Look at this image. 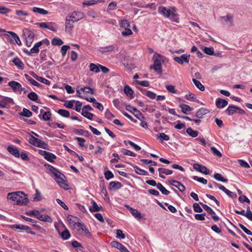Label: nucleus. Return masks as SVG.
<instances>
[{"mask_svg": "<svg viewBox=\"0 0 252 252\" xmlns=\"http://www.w3.org/2000/svg\"><path fill=\"white\" fill-rule=\"evenodd\" d=\"M45 166L46 167L48 170L54 175V179L58 185L62 188L67 189L68 185L65 182V176L57 169L49 164H45Z\"/></svg>", "mask_w": 252, "mask_h": 252, "instance_id": "f257e3e1", "label": "nucleus"}, {"mask_svg": "<svg viewBox=\"0 0 252 252\" xmlns=\"http://www.w3.org/2000/svg\"><path fill=\"white\" fill-rule=\"evenodd\" d=\"M32 134H30V138L29 139V142L37 147L41 148L44 149H47V147L48 146V144L44 142V141L38 139L37 137H39V135L33 132H31Z\"/></svg>", "mask_w": 252, "mask_h": 252, "instance_id": "f03ea898", "label": "nucleus"}, {"mask_svg": "<svg viewBox=\"0 0 252 252\" xmlns=\"http://www.w3.org/2000/svg\"><path fill=\"white\" fill-rule=\"evenodd\" d=\"M23 36L25 38L26 44L28 47L31 46L34 37V33L28 29L23 30Z\"/></svg>", "mask_w": 252, "mask_h": 252, "instance_id": "7ed1b4c3", "label": "nucleus"}, {"mask_svg": "<svg viewBox=\"0 0 252 252\" xmlns=\"http://www.w3.org/2000/svg\"><path fill=\"white\" fill-rule=\"evenodd\" d=\"M10 227L13 229H16L20 230V231H25L27 233H30L32 235H34L35 233L32 231H31V228L27 225H24L23 224H13L10 225Z\"/></svg>", "mask_w": 252, "mask_h": 252, "instance_id": "20e7f679", "label": "nucleus"}, {"mask_svg": "<svg viewBox=\"0 0 252 252\" xmlns=\"http://www.w3.org/2000/svg\"><path fill=\"white\" fill-rule=\"evenodd\" d=\"M126 110L132 112L135 117H136L140 121H142L144 119V117L143 114L138 110L135 107L131 106L130 105H127L126 107Z\"/></svg>", "mask_w": 252, "mask_h": 252, "instance_id": "39448f33", "label": "nucleus"}, {"mask_svg": "<svg viewBox=\"0 0 252 252\" xmlns=\"http://www.w3.org/2000/svg\"><path fill=\"white\" fill-rule=\"evenodd\" d=\"M69 19H71V22L74 23L83 19L84 17L83 13L81 12H73L70 16H67Z\"/></svg>", "mask_w": 252, "mask_h": 252, "instance_id": "423d86ee", "label": "nucleus"}, {"mask_svg": "<svg viewBox=\"0 0 252 252\" xmlns=\"http://www.w3.org/2000/svg\"><path fill=\"white\" fill-rule=\"evenodd\" d=\"M193 168L195 170L204 174L208 175L209 174V169L204 165L199 164L198 163H194L193 165Z\"/></svg>", "mask_w": 252, "mask_h": 252, "instance_id": "0eeeda50", "label": "nucleus"}, {"mask_svg": "<svg viewBox=\"0 0 252 252\" xmlns=\"http://www.w3.org/2000/svg\"><path fill=\"white\" fill-rule=\"evenodd\" d=\"M190 55L183 54L180 57H176L174 58V60L180 64H183L184 62L188 63L189 62Z\"/></svg>", "mask_w": 252, "mask_h": 252, "instance_id": "6e6552de", "label": "nucleus"}, {"mask_svg": "<svg viewBox=\"0 0 252 252\" xmlns=\"http://www.w3.org/2000/svg\"><path fill=\"white\" fill-rule=\"evenodd\" d=\"M29 202L27 195L23 192V195L18 194L16 204L19 205H26Z\"/></svg>", "mask_w": 252, "mask_h": 252, "instance_id": "1a4fd4ad", "label": "nucleus"}, {"mask_svg": "<svg viewBox=\"0 0 252 252\" xmlns=\"http://www.w3.org/2000/svg\"><path fill=\"white\" fill-rule=\"evenodd\" d=\"M170 185L177 188L180 191L183 192L185 190V187L180 182L174 180H170L168 181Z\"/></svg>", "mask_w": 252, "mask_h": 252, "instance_id": "9d476101", "label": "nucleus"}, {"mask_svg": "<svg viewBox=\"0 0 252 252\" xmlns=\"http://www.w3.org/2000/svg\"><path fill=\"white\" fill-rule=\"evenodd\" d=\"M125 207L130 212V213L137 219H140L142 218L141 213L137 209L131 207L129 205L126 204Z\"/></svg>", "mask_w": 252, "mask_h": 252, "instance_id": "9b49d317", "label": "nucleus"}, {"mask_svg": "<svg viewBox=\"0 0 252 252\" xmlns=\"http://www.w3.org/2000/svg\"><path fill=\"white\" fill-rule=\"evenodd\" d=\"M171 10L172 7H171L170 9H167L165 7L163 6H159L158 8V13L162 14L166 18H169Z\"/></svg>", "mask_w": 252, "mask_h": 252, "instance_id": "f8f14e48", "label": "nucleus"}, {"mask_svg": "<svg viewBox=\"0 0 252 252\" xmlns=\"http://www.w3.org/2000/svg\"><path fill=\"white\" fill-rule=\"evenodd\" d=\"M7 151L16 158L20 157V152L18 149L14 146H9L7 148Z\"/></svg>", "mask_w": 252, "mask_h": 252, "instance_id": "ddd939ff", "label": "nucleus"}, {"mask_svg": "<svg viewBox=\"0 0 252 252\" xmlns=\"http://www.w3.org/2000/svg\"><path fill=\"white\" fill-rule=\"evenodd\" d=\"M170 20L173 22L179 23V18L178 17V14L176 11V8L174 7H172V10L170 12V16L169 18Z\"/></svg>", "mask_w": 252, "mask_h": 252, "instance_id": "4468645a", "label": "nucleus"}, {"mask_svg": "<svg viewBox=\"0 0 252 252\" xmlns=\"http://www.w3.org/2000/svg\"><path fill=\"white\" fill-rule=\"evenodd\" d=\"M8 33L10 34L12 38L9 40V42L12 43H14V41L19 45H21L22 42L19 37V36L13 32H8Z\"/></svg>", "mask_w": 252, "mask_h": 252, "instance_id": "2eb2a0df", "label": "nucleus"}, {"mask_svg": "<svg viewBox=\"0 0 252 252\" xmlns=\"http://www.w3.org/2000/svg\"><path fill=\"white\" fill-rule=\"evenodd\" d=\"M122 184L119 182L112 181L109 183L108 189L110 190H117L121 188Z\"/></svg>", "mask_w": 252, "mask_h": 252, "instance_id": "dca6fc26", "label": "nucleus"}, {"mask_svg": "<svg viewBox=\"0 0 252 252\" xmlns=\"http://www.w3.org/2000/svg\"><path fill=\"white\" fill-rule=\"evenodd\" d=\"M227 104V101L224 99L218 98L216 101V105L219 108H222L226 106Z\"/></svg>", "mask_w": 252, "mask_h": 252, "instance_id": "f3484780", "label": "nucleus"}, {"mask_svg": "<svg viewBox=\"0 0 252 252\" xmlns=\"http://www.w3.org/2000/svg\"><path fill=\"white\" fill-rule=\"evenodd\" d=\"M18 194L23 195V192L22 191H18L8 193L7 195V198L16 202Z\"/></svg>", "mask_w": 252, "mask_h": 252, "instance_id": "a211bd4d", "label": "nucleus"}, {"mask_svg": "<svg viewBox=\"0 0 252 252\" xmlns=\"http://www.w3.org/2000/svg\"><path fill=\"white\" fill-rule=\"evenodd\" d=\"M8 86H10L14 92H16L20 90L21 85L15 81H11L8 83Z\"/></svg>", "mask_w": 252, "mask_h": 252, "instance_id": "6ab92c4d", "label": "nucleus"}, {"mask_svg": "<svg viewBox=\"0 0 252 252\" xmlns=\"http://www.w3.org/2000/svg\"><path fill=\"white\" fill-rule=\"evenodd\" d=\"M209 112L210 111L206 108H201L196 112L195 116L197 118L201 119L202 118L203 115L209 113Z\"/></svg>", "mask_w": 252, "mask_h": 252, "instance_id": "aec40b11", "label": "nucleus"}, {"mask_svg": "<svg viewBox=\"0 0 252 252\" xmlns=\"http://www.w3.org/2000/svg\"><path fill=\"white\" fill-rule=\"evenodd\" d=\"M237 109L238 107L234 105H230L227 108L225 112L228 115L230 116L237 113Z\"/></svg>", "mask_w": 252, "mask_h": 252, "instance_id": "412c9836", "label": "nucleus"}, {"mask_svg": "<svg viewBox=\"0 0 252 252\" xmlns=\"http://www.w3.org/2000/svg\"><path fill=\"white\" fill-rule=\"evenodd\" d=\"M37 219L42 221L49 222H52V219L48 215H40L39 213L38 214V217H37Z\"/></svg>", "mask_w": 252, "mask_h": 252, "instance_id": "4be33fe9", "label": "nucleus"}, {"mask_svg": "<svg viewBox=\"0 0 252 252\" xmlns=\"http://www.w3.org/2000/svg\"><path fill=\"white\" fill-rule=\"evenodd\" d=\"M12 62L18 68H19L20 69H23V68L24 67V64L19 58H14Z\"/></svg>", "mask_w": 252, "mask_h": 252, "instance_id": "5701e85b", "label": "nucleus"}, {"mask_svg": "<svg viewBox=\"0 0 252 252\" xmlns=\"http://www.w3.org/2000/svg\"><path fill=\"white\" fill-rule=\"evenodd\" d=\"M92 203L93 205L89 208V210L91 212H98L100 209H103L101 206L100 207H98L97 203L94 200L92 201Z\"/></svg>", "mask_w": 252, "mask_h": 252, "instance_id": "b1692460", "label": "nucleus"}, {"mask_svg": "<svg viewBox=\"0 0 252 252\" xmlns=\"http://www.w3.org/2000/svg\"><path fill=\"white\" fill-rule=\"evenodd\" d=\"M163 57L161 55L155 53L153 57L154 64H161L160 60H162Z\"/></svg>", "mask_w": 252, "mask_h": 252, "instance_id": "393cba45", "label": "nucleus"}, {"mask_svg": "<svg viewBox=\"0 0 252 252\" xmlns=\"http://www.w3.org/2000/svg\"><path fill=\"white\" fill-rule=\"evenodd\" d=\"M24 76L25 77L26 79L29 81L32 85L40 87L41 86V85L38 83L37 81L34 80L33 79H32L30 75L25 74Z\"/></svg>", "mask_w": 252, "mask_h": 252, "instance_id": "a878e982", "label": "nucleus"}, {"mask_svg": "<svg viewBox=\"0 0 252 252\" xmlns=\"http://www.w3.org/2000/svg\"><path fill=\"white\" fill-rule=\"evenodd\" d=\"M133 167L134 169L135 172L139 175L144 176H147L149 175L147 171L140 168L136 165H133Z\"/></svg>", "mask_w": 252, "mask_h": 252, "instance_id": "bb28decb", "label": "nucleus"}, {"mask_svg": "<svg viewBox=\"0 0 252 252\" xmlns=\"http://www.w3.org/2000/svg\"><path fill=\"white\" fill-rule=\"evenodd\" d=\"M75 133L84 136L89 137L90 136L89 132L87 130H84L82 129H75L73 130Z\"/></svg>", "mask_w": 252, "mask_h": 252, "instance_id": "cd10ccee", "label": "nucleus"}, {"mask_svg": "<svg viewBox=\"0 0 252 252\" xmlns=\"http://www.w3.org/2000/svg\"><path fill=\"white\" fill-rule=\"evenodd\" d=\"M43 41H39L34 44L33 47L31 49V52L38 53L39 52V47L43 44Z\"/></svg>", "mask_w": 252, "mask_h": 252, "instance_id": "c85d7f7f", "label": "nucleus"}, {"mask_svg": "<svg viewBox=\"0 0 252 252\" xmlns=\"http://www.w3.org/2000/svg\"><path fill=\"white\" fill-rule=\"evenodd\" d=\"M71 22V19H69L68 17H66L65 20V31L68 32H70L73 28V25L70 23Z\"/></svg>", "mask_w": 252, "mask_h": 252, "instance_id": "c756f323", "label": "nucleus"}, {"mask_svg": "<svg viewBox=\"0 0 252 252\" xmlns=\"http://www.w3.org/2000/svg\"><path fill=\"white\" fill-rule=\"evenodd\" d=\"M157 188L164 195H167L170 193V191L166 189L161 183H158Z\"/></svg>", "mask_w": 252, "mask_h": 252, "instance_id": "7c9ffc66", "label": "nucleus"}, {"mask_svg": "<svg viewBox=\"0 0 252 252\" xmlns=\"http://www.w3.org/2000/svg\"><path fill=\"white\" fill-rule=\"evenodd\" d=\"M179 107L184 114H187L188 112L190 111L192 109L189 105L184 104H180Z\"/></svg>", "mask_w": 252, "mask_h": 252, "instance_id": "2f4dec72", "label": "nucleus"}, {"mask_svg": "<svg viewBox=\"0 0 252 252\" xmlns=\"http://www.w3.org/2000/svg\"><path fill=\"white\" fill-rule=\"evenodd\" d=\"M124 92L127 96L129 95L130 97V98H133V91L130 88V87L129 86L126 85L125 86Z\"/></svg>", "mask_w": 252, "mask_h": 252, "instance_id": "473e14b6", "label": "nucleus"}, {"mask_svg": "<svg viewBox=\"0 0 252 252\" xmlns=\"http://www.w3.org/2000/svg\"><path fill=\"white\" fill-rule=\"evenodd\" d=\"M186 132L192 137H196L198 134V131L194 130L191 128L189 127L186 130Z\"/></svg>", "mask_w": 252, "mask_h": 252, "instance_id": "72a5a7b5", "label": "nucleus"}, {"mask_svg": "<svg viewBox=\"0 0 252 252\" xmlns=\"http://www.w3.org/2000/svg\"><path fill=\"white\" fill-rule=\"evenodd\" d=\"M192 82L195 85V86L201 91H204L205 90L204 86L197 80L193 78L192 79Z\"/></svg>", "mask_w": 252, "mask_h": 252, "instance_id": "f704fd0d", "label": "nucleus"}, {"mask_svg": "<svg viewBox=\"0 0 252 252\" xmlns=\"http://www.w3.org/2000/svg\"><path fill=\"white\" fill-rule=\"evenodd\" d=\"M81 114L84 117H86V118L90 120H92L94 116V114L93 113L88 112L87 110H84V109H82V110Z\"/></svg>", "mask_w": 252, "mask_h": 252, "instance_id": "c9c22d12", "label": "nucleus"}, {"mask_svg": "<svg viewBox=\"0 0 252 252\" xmlns=\"http://www.w3.org/2000/svg\"><path fill=\"white\" fill-rule=\"evenodd\" d=\"M201 206H202L203 208L209 214V215H214L215 214V212L213 210V209L210 207L209 206H208L206 204H204L202 203H199Z\"/></svg>", "mask_w": 252, "mask_h": 252, "instance_id": "e433bc0d", "label": "nucleus"}, {"mask_svg": "<svg viewBox=\"0 0 252 252\" xmlns=\"http://www.w3.org/2000/svg\"><path fill=\"white\" fill-rule=\"evenodd\" d=\"M114 46L110 45L106 47H100L99 49V51L103 53L106 52H112L114 50Z\"/></svg>", "mask_w": 252, "mask_h": 252, "instance_id": "4c0bfd02", "label": "nucleus"}, {"mask_svg": "<svg viewBox=\"0 0 252 252\" xmlns=\"http://www.w3.org/2000/svg\"><path fill=\"white\" fill-rule=\"evenodd\" d=\"M213 177L217 181H221L222 182H227L228 181L226 178H224L220 173L215 174L213 175Z\"/></svg>", "mask_w": 252, "mask_h": 252, "instance_id": "58836bf2", "label": "nucleus"}, {"mask_svg": "<svg viewBox=\"0 0 252 252\" xmlns=\"http://www.w3.org/2000/svg\"><path fill=\"white\" fill-rule=\"evenodd\" d=\"M45 159L50 162H53L54 159L56 158V156L54 154L47 152V155L44 157Z\"/></svg>", "mask_w": 252, "mask_h": 252, "instance_id": "ea45409f", "label": "nucleus"}, {"mask_svg": "<svg viewBox=\"0 0 252 252\" xmlns=\"http://www.w3.org/2000/svg\"><path fill=\"white\" fill-rule=\"evenodd\" d=\"M80 90L87 94H94V90L89 87H82L80 88Z\"/></svg>", "mask_w": 252, "mask_h": 252, "instance_id": "a19ab883", "label": "nucleus"}, {"mask_svg": "<svg viewBox=\"0 0 252 252\" xmlns=\"http://www.w3.org/2000/svg\"><path fill=\"white\" fill-rule=\"evenodd\" d=\"M151 69H153L155 70L156 72L158 73L161 74L162 72V67L161 64H153V65H151L150 67Z\"/></svg>", "mask_w": 252, "mask_h": 252, "instance_id": "79ce46f5", "label": "nucleus"}, {"mask_svg": "<svg viewBox=\"0 0 252 252\" xmlns=\"http://www.w3.org/2000/svg\"><path fill=\"white\" fill-rule=\"evenodd\" d=\"M32 11L34 12L38 13L42 15L47 14L48 11L41 8L34 7L32 8Z\"/></svg>", "mask_w": 252, "mask_h": 252, "instance_id": "37998d69", "label": "nucleus"}, {"mask_svg": "<svg viewBox=\"0 0 252 252\" xmlns=\"http://www.w3.org/2000/svg\"><path fill=\"white\" fill-rule=\"evenodd\" d=\"M58 113L62 117L68 118L69 117V112L66 110L60 109L58 110Z\"/></svg>", "mask_w": 252, "mask_h": 252, "instance_id": "c03bdc74", "label": "nucleus"}, {"mask_svg": "<svg viewBox=\"0 0 252 252\" xmlns=\"http://www.w3.org/2000/svg\"><path fill=\"white\" fill-rule=\"evenodd\" d=\"M61 236L63 240H67L70 237L69 231L66 228L61 233Z\"/></svg>", "mask_w": 252, "mask_h": 252, "instance_id": "a18cd8bd", "label": "nucleus"}, {"mask_svg": "<svg viewBox=\"0 0 252 252\" xmlns=\"http://www.w3.org/2000/svg\"><path fill=\"white\" fill-rule=\"evenodd\" d=\"M99 64H95L93 63H91L90 64V70L91 71L94 72L95 73L98 72L100 69Z\"/></svg>", "mask_w": 252, "mask_h": 252, "instance_id": "49530a36", "label": "nucleus"}, {"mask_svg": "<svg viewBox=\"0 0 252 252\" xmlns=\"http://www.w3.org/2000/svg\"><path fill=\"white\" fill-rule=\"evenodd\" d=\"M221 18L224 19L225 22H229V26L233 25V17L231 15H227L226 16H222Z\"/></svg>", "mask_w": 252, "mask_h": 252, "instance_id": "de8ad7c7", "label": "nucleus"}, {"mask_svg": "<svg viewBox=\"0 0 252 252\" xmlns=\"http://www.w3.org/2000/svg\"><path fill=\"white\" fill-rule=\"evenodd\" d=\"M29 99L32 101H36L38 99V95L34 92H31L28 94Z\"/></svg>", "mask_w": 252, "mask_h": 252, "instance_id": "09e8293b", "label": "nucleus"}, {"mask_svg": "<svg viewBox=\"0 0 252 252\" xmlns=\"http://www.w3.org/2000/svg\"><path fill=\"white\" fill-rule=\"evenodd\" d=\"M20 114L22 116L30 117L32 115V112L26 108H24Z\"/></svg>", "mask_w": 252, "mask_h": 252, "instance_id": "8fccbe9b", "label": "nucleus"}, {"mask_svg": "<svg viewBox=\"0 0 252 252\" xmlns=\"http://www.w3.org/2000/svg\"><path fill=\"white\" fill-rule=\"evenodd\" d=\"M158 171L159 173L164 174L166 175H171L173 173V171L169 169H167L163 168H159Z\"/></svg>", "mask_w": 252, "mask_h": 252, "instance_id": "3c124183", "label": "nucleus"}, {"mask_svg": "<svg viewBox=\"0 0 252 252\" xmlns=\"http://www.w3.org/2000/svg\"><path fill=\"white\" fill-rule=\"evenodd\" d=\"M52 45L60 46L63 43V40L60 38H54L51 42Z\"/></svg>", "mask_w": 252, "mask_h": 252, "instance_id": "603ef678", "label": "nucleus"}, {"mask_svg": "<svg viewBox=\"0 0 252 252\" xmlns=\"http://www.w3.org/2000/svg\"><path fill=\"white\" fill-rule=\"evenodd\" d=\"M143 91L145 92L144 94L150 98L151 99H155L156 97V94L154 93L151 92L150 91H148L146 90H143Z\"/></svg>", "mask_w": 252, "mask_h": 252, "instance_id": "864d4df0", "label": "nucleus"}, {"mask_svg": "<svg viewBox=\"0 0 252 252\" xmlns=\"http://www.w3.org/2000/svg\"><path fill=\"white\" fill-rule=\"evenodd\" d=\"M203 51L204 53L208 55H213L214 54V48L213 47H204Z\"/></svg>", "mask_w": 252, "mask_h": 252, "instance_id": "5fc2aeb1", "label": "nucleus"}, {"mask_svg": "<svg viewBox=\"0 0 252 252\" xmlns=\"http://www.w3.org/2000/svg\"><path fill=\"white\" fill-rule=\"evenodd\" d=\"M140 161L144 164L152 163L154 166H157L158 165V163L157 162L149 159H140Z\"/></svg>", "mask_w": 252, "mask_h": 252, "instance_id": "6e6d98bb", "label": "nucleus"}, {"mask_svg": "<svg viewBox=\"0 0 252 252\" xmlns=\"http://www.w3.org/2000/svg\"><path fill=\"white\" fill-rule=\"evenodd\" d=\"M193 179L195 180V181H197L203 184H204V185H206L207 184V180L205 179L204 178H202V177H199L197 176H194L193 177Z\"/></svg>", "mask_w": 252, "mask_h": 252, "instance_id": "4d7b16f0", "label": "nucleus"}, {"mask_svg": "<svg viewBox=\"0 0 252 252\" xmlns=\"http://www.w3.org/2000/svg\"><path fill=\"white\" fill-rule=\"evenodd\" d=\"M105 178L107 180H109L111 179H112L114 177V174L113 173L109 170H107L105 171L104 173Z\"/></svg>", "mask_w": 252, "mask_h": 252, "instance_id": "13d9d810", "label": "nucleus"}, {"mask_svg": "<svg viewBox=\"0 0 252 252\" xmlns=\"http://www.w3.org/2000/svg\"><path fill=\"white\" fill-rule=\"evenodd\" d=\"M51 113L50 111H47L43 113L42 115V119L44 121H48L51 119Z\"/></svg>", "mask_w": 252, "mask_h": 252, "instance_id": "bf43d9fd", "label": "nucleus"}, {"mask_svg": "<svg viewBox=\"0 0 252 252\" xmlns=\"http://www.w3.org/2000/svg\"><path fill=\"white\" fill-rule=\"evenodd\" d=\"M74 139L75 140L77 141V142H78V145L81 147H85L84 143L86 141L85 139L81 138V137H76L74 138Z\"/></svg>", "mask_w": 252, "mask_h": 252, "instance_id": "052dcab7", "label": "nucleus"}, {"mask_svg": "<svg viewBox=\"0 0 252 252\" xmlns=\"http://www.w3.org/2000/svg\"><path fill=\"white\" fill-rule=\"evenodd\" d=\"M120 27L122 28H126L130 27V24L129 22L126 20H123L120 22Z\"/></svg>", "mask_w": 252, "mask_h": 252, "instance_id": "680f3d73", "label": "nucleus"}, {"mask_svg": "<svg viewBox=\"0 0 252 252\" xmlns=\"http://www.w3.org/2000/svg\"><path fill=\"white\" fill-rule=\"evenodd\" d=\"M211 151H212V153L216 156H217L218 157L220 158L222 157V154L215 147H211L210 148Z\"/></svg>", "mask_w": 252, "mask_h": 252, "instance_id": "e2e57ef3", "label": "nucleus"}, {"mask_svg": "<svg viewBox=\"0 0 252 252\" xmlns=\"http://www.w3.org/2000/svg\"><path fill=\"white\" fill-rule=\"evenodd\" d=\"M121 152L125 155L129 156H131V157H135L136 156V155L134 153L132 152L131 151H130L126 149H122L121 150Z\"/></svg>", "mask_w": 252, "mask_h": 252, "instance_id": "0e129e2a", "label": "nucleus"}, {"mask_svg": "<svg viewBox=\"0 0 252 252\" xmlns=\"http://www.w3.org/2000/svg\"><path fill=\"white\" fill-rule=\"evenodd\" d=\"M35 192H36V193L34 195V196H33V201H39L41 200V198H42L40 193L39 192L38 190L37 189L35 190Z\"/></svg>", "mask_w": 252, "mask_h": 252, "instance_id": "69168bd1", "label": "nucleus"}, {"mask_svg": "<svg viewBox=\"0 0 252 252\" xmlns=\"http://www.w3.org/2000/svg\"><path fill=\"white\" fill-rule=\"evenodd\" d=\"M193 210L197 213H201L203 212L202 209L200 207L199 205L197 203H194L193 204Z\"/></svg>", "mask_w": 252, "mask_h": 252, "instance_id": "338daca9", "label": "nucleus"}, {"mask_svg": "<svg viewBox=\"0 0 252 252\" xmlns=\"http://www.w3.org/2000/svg\"><path fill=\"white\" fill-rule=\"evenodd\" d=\"M115 116L107 109L105 112V117L110 120H111Z\"/></svg>", "mask_w": 252, "mask_h": 252, "instance_id": "774afa93", "label": "nucleus"}]
</instances>
